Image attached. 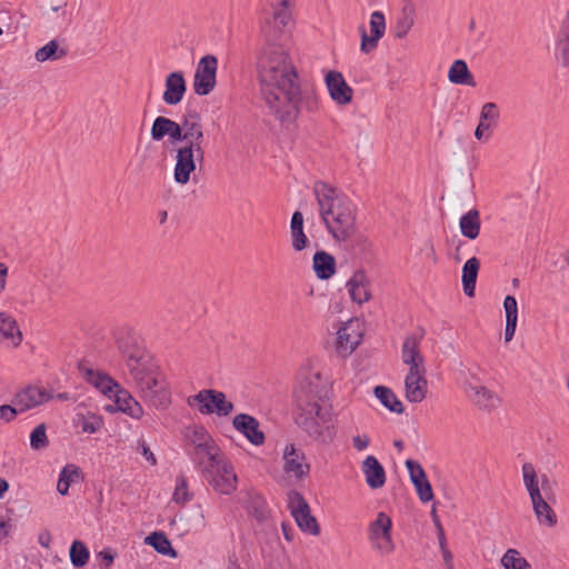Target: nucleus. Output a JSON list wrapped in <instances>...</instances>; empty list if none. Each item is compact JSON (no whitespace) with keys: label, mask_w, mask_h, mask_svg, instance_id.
<instances>
[{"label":"nucleus","mask_w":569,"mask_h":569,"mask_svg":"<svg viewBox=\"0 0 569 569\" xmlns=\"http://www.w3.org/2000/svg\"><path fill=\"white\" fill-rule=\"evenodd\" d=\"M257 67L262 98L281 123L295 122L301 109L318 110L317 91L310 84L300 83L296 68L280 44L264 46Z\"/></svg>","instance_id":"obj_1"},{"label":"nucleus","mask_w":569,"mask_h":569,"mask_svg":"<svg viewBox=\"0 0 569 569\" xmlns=\"http://www.w3.org/2000/svg\"><path fill=\"white\" fill-rule=\"evenodd\" d=\"M296 423L315 440L330 443L336 431L331 415L325 408L328 388L320 372H309L301 377L293 392Z\"/></svg>","instance_id":"obj_2"},{"label":"nucleus","mask_w":569,"mask_h":569,"mask_svg":"<svg viewBox=\"0 0 569 569\" xmlns=\"http://www.w3.org/2000/svg\"><path fill=\"white\" fill-rule=\"evenodd\" d=\"M313 194L328 233L338 242L351 239L357 232V207L352 200L323 181L315 182Z\"/></svg>","instance_id":"obj_3"},{"label":"nucleus","mask_w":569,"mask_h":569,"mask_svg":"<svg viewBox=\"0 0 569 569\" xmlns=\"http://www.w3.org/2000/svg\"><path fill=\"white\" fill-rule=\"evenodd\" d=\"M130 376L144 401L154 408L164 409L170 403V392L166 385L159 381L150 365V359L129 370Z\"/></svg>","instance_id":"obj_4"},{"label":"nucleus","mask_w":569,"mask_h":569,"mask_svg":"<svg viewBox=\"0 0 569 569\" xmlns=\"http://www.w3.org/2000/svg\"><path fill=\"white\" fill-rule=\"evenodd\" d=\"M113 340L129 370L150 359L141 338L133 328L127 325L117 327L113 330Z\"/></svg>","instance_id":"obj_5"},{"label":"nucleus","mask_w":569,"mask_h":569,"mask_svg":"<svg viewBox=\"0 0 569 569\" xmlns=\"http://www.w3.org/2000/svg\"><path fill=\"white\" fill-rule=\"evenodd\" d=\"M201 473L212 489L220 495H231L238 485V477L233 466L226 458L207 463L203 466Z\"/></svg>","instance_id":"obj_6"},{"label":"nucleus","mask_w":569,"mask_h":569,"mask_svg":"<svg viewBox=\"0 0 569 569\" xmlns=\"http://www.w3.org/2000/svg\"><path fill=\"white\" fill-rule=\"evenodd\" d=\"M176 151L174 181L179 184H187L191 172L196 170L197 161H203L204 150L202 144L182 143Z\"/></svg>","instance_id":"obj_7"},{"label":"nucleus","mask_w":569,"mask_h":569,"mask_svg":"<svg viewBox=\"0 0 569 569\" xmlns=\"http://www.w3.org/2000/svg\"><path fill=\"white\" fill-rule=\"evenodd\" d=\"M189 406H199L202 415L216 413L220 417L229 416L233 410V403L227 400L222 391L214 389H203L194 396H190L187 400Z\"/></svg>","instance_id":"obj_8"},{"label":"nucleus","mask_w":569,"mask_h":569,"mask_svg":"<svg viewBox=\"0 0 569 569\" xmlns=\"http://www.w3.org/2000/svg\"><path fill=\"white\" fill-rule=\"evenodd\" d=\"M288 508L290 509L296 523L302 531L312 536H318L320 533V527L317 519L311 515L310 507L300 492L296 490L288 492Z\"/></svg>","instance_id":"obj_9"},{"label":"nucleus","mask_w":569,"mask_h":569,"mask_svg":"<svg viewBox=\"0 0 569 569\" xmlns=\"http://www.w3.org/2000/svg\"><path fill=\"white\" fill-rule=\"evenodd\" d=\"M391 528V518L385 512H379L376 520L369 525V540L381 555H389L395 549Z\"/></svg>","instance_id":"obj_10"},{"label":"nucleus","mask_w":569,"mask_h":569,"mask_svg":"<svg viewBox=\"0 0 569 569\" xmlns=\"http://www.w3.org/2000/svg\"><path fill=\"white\" fill-rule=\"evenodd\" d=\"M218 59L212 54L202 57L193 77V90L198 96H208L216 87Z\"/></svg>","instance_id":"obj_11"},{"label":"nucleus","mask_w":569,"mask_h":569,"mask_svg":"<svg viewBox=\"0 0 569 569\" xmlns=\"http://www.w3.org/2000/svg\"><path fill=\"white\" fill-rule=\"evenodd\" d=\"M290 0H271L270 6L273 9L272 18L267 20L262 27V32L268 41L276 40L286 29L291 20L289 10Z\"/></svg>","instance_id":"obj_12"},{"label":"nucleus","mask_w":569,"mask_h":569,"mask_svg":"<svg viewBox=\"0 0 569 569\" xmlns=\"http://www.w3.org/2000/svg\"><path fill=\"white\" fill-rule=\"evenodd\" d=\"M53 399V393L39 386H27L18 391L13 398L12 403L18 407L20 413L40 407Z\"/></svg>","instance_id":"obj_13"},{"label":"nucleus","mask_w":569,"mask_h":569,"mask_svg":"<svg viewBox=\"0 0 569 569\" xmlns=\"http://www.w3.org/2000/svg\"><path fill=\"white\" fill-rule=\"evenodd\" d=\"M330 98L338 104L345 106L352 101L353 90L346 82L341 72L331 70L325 77Z\"/></svg>","instance_id":"obj_14"},{"label":"nucleus","mask_w":569,"mask_h":569,"mask_svg":"<svg viewBox=\"0 0 569 569\" xmlns=\"http://www.w3.org/2000/svg\"><path fill=\"white\" fill-rule=\"evenodd\" d=\"M386 31V20L381 11H375L370 18V32L368 36L365 27H360L361 44L360 50L363 53H369L378 46L379 40L383 37Z\"/></svg>","instance_id":"obj_15"},{"label":"nucleus","mask_w":569,"mask_h":569,"mask_svg":"<svg viewBox=\"0 0 569 569\" xmlns=\"http://www.w3.org/2000/svg\"><path fill=\"white\" fill-rule=\"evenodd\" d=\"M184 143L202 144L204 140L201 116L194 109H187L180 118Z\"/></svg>","instance_id":"obj_16"},{"label":"nucleus","mask_w":569,"mask_h":569,"mask_svg":"<svg viewBox=\"0 0 569 569\" xmlns=\"http://www.w3.org/2000/svg\"><path fill=\"white\" fill-rule=\"evenodd\" d=\"M283 471L297 479H302L310 471V466L306 461V456L298 450L295 445H288L283 451Z\"/></svg>","instance_id":"obj_17"},{"label":"nucleus","mask_w":569,"mask_h":569,"mask_svg":"<svg viewBox=\"0 0 569 569\" xmlns=\"http://www.w3.org/2000/svg\"><path fill=\"white\" fill-rule=\"evenodd\" d=\"M233 428L242 433L250 443L261 446L264 442V433L260 430L259 421L247 413H239L232 420Z\"/></svg>","instance_id":"obj_18"},{"label":"nucleus","mask_w":569,"mask_h":569,"mask_svg":"<svg viewBox=\"0 0 569 569\" xmlns=\"http://www.w3.org/2000/svg\"><path fill=\"white\" fill-rule=\"evenodd\" d=\"M187 91V82L181 71H173L166 77L162 100L168 106L180 103Z\"/></svg>","instance_id":"obj_19"},{"label":"nucleus","mask_w":569,"mask_h":569,"mask_svg":"<svg viewBox=\"0 0 569 569\" xmlns=\"http://www.w3.org/2000/svg\"><path fill=\"white\" fill-rule=\"evenodd\" d=\"M425 370L412 371L406 376L405 379V390H406V399L412 403H420L425 398L428 390V382L425 377Z\"/></svg>","instance_id":"obj_20"},{"label":"nucleus","mask_w":569,"mask_h":569,"mask_svg":"<svg viewBox=\"0 0 569 569\" xmlns=\"http://www.w3.org/2000/svg\"><path fill=\"white\" fill-rule=\"evenodd\" d=\"M346 287L353 302L362 305L371 299L370 281L363 270H357L347 281Z\"/></svg>","instance_id":"obj_21"},{"label":"nucleus","mask_w":569,"mask_h":569,"mask_svg":"<svg viewBox=\"0 0 569 569\" xmlns=\"http://www.w3.org/2000/svg\"><path fill=\"white\" fill-rule=\"evenodd\" d=\"M23 339L17 320L8 312L0 311V342L17 348Z\"/></svg>","instance_id":"obj_22"},{"label":"nucleus","mask_w":569,"mask_h":569,"mask_svg":"<svg viewBox=\"0 0 569 569\" xmlns=\"http://www.w3.org/2000/svg\"><path fill=\"white\" fill-rule=\"evenodd\" d=\"M467 397L480 409L491 410L499 406V396L483 386L469 383L466 387Z\"/></svg>","instance_id":"obj_23"},{"label":"nucleus","mask_w":569,"mask_h":569,"mask_svg":"<svg viewBox=\"0 0 569 569\" xmlns=\"http://www.w3.org/2000/svg\"><path fill=\"white\" fill-rule=\"evenodd\" d=\"M361 470L366 482L371 489H379L386 483V471L375 456H367L362 461Z\"/></svg>","instance_id":"obj_24"},{"label":"nucleus","mask_w":569,"mask_h":569,"mask_svg":"<svg viewBox=\"0 0 569 569\" xmlns=\"http://www.w3.org/2000/svg\"><path fill=\"white\" fill-rule=\"evenodd\" d=\"M401 359L403 363L409 366V370H425L423 357L419 350V339L409 336L405 339L401 348Z\"/></svg>","instance_id":"obj_25"},{"label":"nucleus","mask_w":569,"mask_h":569,"mask_svg":"<svg viewBox=\"0 0 569 569\" xmlns=\"http://www.w3.org/2000/svg\"><path fill=\"white\" fill-rule=\"evenodd\" d=\"M499 116V109L495 102H487L482 106L479 124L475 130V137L477 140L481 141L489 138V134L486 136L485 132L498 122Z\"/></svg>","instance_id":"obj_26"},{"label":"nucleus","mask_w":569,"mask_h":569,"mask_svg":"<svg viewBox=\"0 0 569 569\" xmlns=\"http://www.w3.org/2000/svg\"><path fill=\"white\" fill-rule=\"evenodd\" d=\"M361 335L352 329L351 323L341 327L337 332V350L340 355H350L360 343Z\"/></svg>","instance_id":"obj_27"},{"label":"nucleus","mask_w":569,"mask_h":569,"mask_svg":"<svg viewBox=\"0 0 569 569\" xmlns=\"http://www.w3.org/2000/svg\"><path fill=\"white\" fill-rule=\"evenodd\" d=\"M312 268L318 279L327 280L336 272V259L323 250L317 251L312 259Z\"/></svg>","instance_id":"obj_28"},{"label":"nucleus","mask_w":569,"mask_h":569,"mask_svg":"<svg viewBox=\"0 0 569 569\" xmlns=\"http://www.w3.org/2000/svg\"><path fill=\"white\" fill-rule=\"evenodd\" d=\"M480 269V261L478 258L472 257L468 259L462 267V288L467 297L472 298L475 296L476 282L478 272Z\"/></svg>","instance_id":"obj_29"},{"label":"nucleus","mask_w":569,"mask_h":569,"mask_svg":"<svg viewBox=\"0 0 569 569\" xmlns=\"http://www.w3.org/2000/svg\"><path fill=\"white\" fill-rule=\"evenodd\" d=\"M555 56L562 66L569 67V12L558 32Z\"/></svg>","instance_id":"obj_30"},{"label":"nucleus","mask_w":569,"mask_h":569,"mask_svg":"<svg viewBox=\"0 0 569 569\" xmlns=\"http://www.w3.org/2000/svg\"><path fill=\"white\" fill-rule=\"evenodd\" d=\"M533 512L540 523L553 527L557 523V516L541 493L530 498Z\"/></svg>","instance_id":"obj_31"},{"label":"nucleus","mask_w":569,"mask_h":569,"mask_svg":"<svg viewBox=\"0 0 569 569\" xmlns=\"http://www.w3.org/2000/svg\"><path fill=\"white\" fill-rule=\"evenodd\" d=\"M190 457L194 463L201 466L203 465V457L208 458V463H213L224 457V455L220 451L212 439L197 448L193 447V451L190 452Z\"/></svg>","instance_id":"obj_32"},{"label":"nucleus","mask_w":569,"mask_h":569,"mask_svg":"<svg viewBox=\"0 0 569 569\" xmlns=\"http://www.w3.org/2000/svg\"><path fill=\"white\" fill-rule=\"evenodd\" d=\"M116 402L119 409L132 418H140L143 413L142 407L129 395L128 391L119 388H113Z\"/></svg>","instance_id":"obj_33"},{"label":"nucleus","mask_w":569,"mask_h":569,"mask_svg":"<svg viewBox=\"0 0 569 569\" xmlns=\"http://www.w3.org/2000/svg\"><path fill=\"white\" fill-rule=\"evenodd\" d=\"M480 214L477 209H471L462 214L459 221L460 231L463 237L473 240L480 233Z\"/></svg>","instance_id":"obj_34"},{"label":"nucleus","mask_w":569,"mask_h":569,"mask_svg":"<svg viewBox=\"0 0 569 569\" xmlns=\"http://www.w3.org/2000/svg\"><path fill=\"white\" fill-rule=\"evenodd\" d=\"M448 79L450 82L455 84H466V86H476L475 78L472 73L469 71L468 66L465 60H456L448 72Z\"/></svg>","instance_id":"obj_35"},{"label":"nucleus","mask_w":569,"mask_h":569,"mask_svg":"<svg viewBox=\"0 0 569 569\" xmlns=\"http://www.w3.org/2000/svg\"><path fill=\"white\" fill-rule=\"evenodd\" d=\"M84 376L87 381L103 395L110 396V393L113 392V388H119V385L111 377L101 372H96L92 369H86Z\"/></svg>","instance_id":"obj_36"},{"label":"nucleus","mask_w":569,"mask_h":569,"mask_svg":"<svg viewBox=\"0 0 569 569\" xmlns=\"http://www.w3.org/2000/svg\"><path fill=\"white\" fill-rule=\"evenodd\" d=\"M67 53L68 50L60 47L59 41L53 39L36 51L34 59L38 62L56 61L64 58Z\"/></svg>","instance_id":"obj_37"},{"label":"nucleus","mask_w":569,"mask_h":569,"mask_svg":"<svg viewBox=\"0 0 569 569\" xmlns=\"http://www.w3.org/2000/svg\"><path fill=\"white\" fill-rule=\"evenodd\" d=\"M144 543L154 548V550L163 556L177 557V551L172 548L170 540L164 532L154 531L144 539Z\"/></svg>","instance_id":"obj_38"},{"label":"nucleus","mask_w":569,"mask_h":569,"mask_svg":"<svg viewBox=\"0 0 569 569\" xmlns=\"http://www.w3.org/2000/svg\"><path fill=\"white\" fill-rule=\"evenodd\" d=\"M375 396L391 412L402 413L405 411L402 402L396 397L391 389L385 386H377L375 388Z\"/></svg>","instance_id":"obj_39"},{"label":"nucleus","mask_w":569,"mask_h":569,"mask_svg":"<svg viewBox=\"0 0 569 569\" xmlns=\"http://www.w3.org/2000/svg\"><path fill=\"white\" fill-rule=\"evenodd\" d=\"M521 470H522L523 485L529 493V497L535 498V496L541 493L536 469L532 463L525 462L522 465Z\"/></svg>","instance_id":"obj_40"},{"label":"nucleus","mask_w":569,"mask_h":569,"mask_svg":"<svg viewBox=\"0 0 569 569\" xmlns=\"http://www.w3.org/2000/svg\"><path fill=\"white\" fill-rule=\"evenodd\" d=\"M80 475V469L74 465H67L59 475L57 490L60 495L66 496L69 492L71 482Z\"/></svg>","instance_id":"obj_41"},{"label":"nucleus","mask_w":569,"mask_h":569,"mask_svg":"<svg viewBox=\"0 0 569 569\" xmlns=\"http://www.w3.org/2000/svg\"><path fill=\"white\" fill-rule=\"evenodd\" d=\"M70 561L76 568L83 567L88 563L90 552L81 540H74L69 550Z\"/></svg>","instance_id":"obj_42"},{"label":"nucleus","mask_w":569,"mask_h":569,"mask_svg":"<svg viewBox=\"0 0 569 569\" xmlns=\"http://www.w3.org/2000/svg\"><path fill=\"white\" fill-rule=\"evenodd\" d=\"M500 562L505 569H531L530 563L516 549H508Z\"/></svg>","instance_id":"obj_43"},{"label":"nucleus","mask_w":569,"mask_h":569,"mask_svg":"<svg viewBox=\"0 0 569 569\" xmlns=\"http://www.w3.org/2000/svg\"><path fill=\"white\" fill-rule=\"evenodd\" d=\"M413 23V9L411 7H406L395 26V37L398 39H403L412 28Z\"/></svg>","instance_id":"obj_44"},{"label":"nucleus","mask_w":569,"mask_h":569,"mask_svg":"<svg viewBox=\"0 0 569 569\" xmlns=\"http://www.w3.org/2000/svg\"><path fill=\"white\" fill-rule=\"evenodd\" d=\"M49 446L47 437V427L44 423L38 425L30 435V447L33 450H41Z\"/></svg>","instance_id":"obj_45"},{"label":"nucleus","mask_w":569,"mask_h":569,"mask_svg":"<svg viewBox=\"0 0 569 569\" xmlns=\"http://www.w3.org/2000/svg\"><path fill=\"white\" fill-rule=\"evenodd\" d=\"M192 495L188 490V482L184 476L180 475L176 480V488L172 496L173 501L177 503H186L190 501Z\"/></svg>","instance_id":"obj_46"},{"label":"nucleus","mask_w":569,"mask_h":569,"mask_svg":"<svg viewBox=\"0 0 569 569\" xmlns=\"http://www.w3.org/2000/svg\"><path fill=\"white\" fill-rule=\"evenodd\" d=\"M170 119L163 116H159L153 120L151 126L150 134L152 140L161 141L166 136H168V124Z\"/></svg>","instance_id":"obj_47"},{"label":"nucleus","mask_w":569,"mask_h":569,"mask_svg":"<svg viewBox=\"0 0 569 569\" xmlns=\"http://www.w3.org/2000/svg\"><path fill=\"white\" fill-rule=\"evenodd\" d=\"M187 436L194 448L212 440V437L203 427H194Z\"/></svg>","instance_id":"obj_48"},{"label":"nucleus","mask_w":569,"mask_h":569,"mask_svg":"<svg viewBox=\"0 0 569 569\" xmlns=\"http://www.w3.org/2000/svg\"><path fill=\"white\" fill-rule=\"evenodd\" d=\"M290 237H291V246L295 251H302L310 243L308 237L306 236V233L303 231V228L290 231Z\"/></svg>","instance_id":"obj_49"},{"label":"nucleus","mask_w":569,"mask_h":569,"mask_svg":"<svg viewBox=\"0 0 569 569\" xmlns=\"http://www.w3.org/2000/svg\"><path fill=\"white\" fill-rule=\"evenodd\" d=\"M418 497L422 502H429L433 499V491L429 480L426 478L421 481L413 482Z\"/></svg>","instance_id":"obj_50"},{"label":"nucleus","mask_w":569,"mask_h":569,"mask_svg":"<svg viewBox=\"0 0 569 569\" xmlns=\"http://www.w3.org/2000/svg\"><path fill=\"white\" fill-rule=\"evenodd\" d=\"M406 467L409 471L410 480L412 483L427 478L425 470L418 461L408 459L406 461Z\"/></svg>","instance_id":"obj_51"},{"label":"nucleus","mask_w":569,"mask_h":569,"mask_svg":"<svg viewBox=\"0 0 569 569\" xmlns=\"http://www.w3.org/2000/svg\"><path fill=\"white\" fill-rule=\"evenodd\" d=\"M506 320H518V305L513 296H507L503 301Z\"/></svg>","instance_id":"obj_52"},{"label":"nucleus","mask_w":569,"mask_h":569,"mask_svg":"<svg viewBox=\"0 0 569 569\" xmlns=\"http://www.w3.org/2000/svg\"><path fill=\"white\" fill-rule=\"evenodd\" d=\"M102 426V419L97 416H91L89 418L82 417L81 429L83 432L94 433Z\"/></svg>","instance_id":"obj_53"},{"label":"nucleus","mask_w":569,"mask_h":569,"mask_svg":"<svg viewBox=\"0 0 569 569\" xmlns=\"http://www.w3.org/2000/svg\"><path fill=\"white\" fill-rule=\"evenodd\" d=\"M168 126L169 127H168L167 133H168V137H169L171 143H176V142L184 143L180 121L177 122V121L170 119V122Z\"/></svg>","instance_id":"obj_54"},{"label":"nucleus","mask_w":569,"mask_h":569,"mask_svg":"<svg viewBox=\"0 0 569 569\" xmlns=\"http://www.w3.org/2000/svg\"><path fill=\"white\" fill-rule=\"evenodd\" d=\"M20 415L16 405H1L0 406V420L4 422H11L16 417Z\"/></svg>","instance_id":"obj_55"},{"label":"nucleus","mask_w":569,"mask_h":569,"mask_svg":"<svg viewBox=\"0 0 569 569\" xmlns=\"http://www.w3.org/2000/svg\"><path fill=\"white\" fill-rule=\"evenodd\" d=\"M139 452L146 458L147 461L150 462L151 466L157 465V459L144 440L139 441Z\"/></svg>","instance_id":"obj_56"},{"label":"nucleus","mask_w":569,"mask_h":569,"mask_svg":"<svg viewBox=\"0 0 569 569\" xmlns=\"http://www.w3.org/2000/svg\"><path fill=\"white\" fill-rule=\"evenodd\" d=\"M352 445L358 451H362L368 448L370 445V439L368 436H355L352 438Z\"/></svg>","instance_id":"obj_57"},{"label":"nucleus","mask_w":569,"mask_h":569,"mask_svg":"<svg viewBox=\"0 0 569 569\" xmlns=\"http://www.w3.org/2000/svg\"><path fill=\"white\" fill-rule=\"evenodd\" d=\"M303 228V216L300 211H295L290 221V231Z\"/></svg>","instance_id":"obj_58"},{"label":"nucleus","mask_w":569,"mask_h":569,"mask_svg":"<svg viewBox=\"0 0 569 569\" xmlns=\"http://www.w3.org/2000/svg\"><path fill=\"white\" fill-rule=\"evenodd\" d=\"M516 328H517V320H511V321L506 320L505 340L507 342H509L513 338Z\"/></svg>","instance_id":"obj_59"},{"label":"nucleus","mask_w":569,"mask_h":569,"mask_svg":"<svg viewBox=\"0 0 569 569\" xmlns=\"http://www.w3.org/2000/svg\"><path fill=\"white\" fill-rule=\"evenodd\" d=\"M7 276H8V267L0 262V292L6 289L7 284Z\"/></svg>","instance_id":"obj_60"},{"label":"nucleus","mask_w":569,"mask_h":569,"mask_svg":"<svg viewBox=\"0 0 569 569\" xmlns=\"http://www.w3.org/2000/svg\"><path fill=\"white\" fill-rule=\"evenodd\" d=\"M99 557L104 561L106 567H109L114 560V556L108 550L100 551Z\"/></svg>","instance_id":"obj_61"},{"label":"nucleus","mask_w":569,"mask_h":569,"mask_svg":"<svg viewBox=\"0 0 569 569\" xmlns=\"http://www.w3.org/2000/svg\"><path fill=\"white\" fill-rule=\"evenodd\" d=\"M10 523L7 520L0 519V540L4 539L10 530Z\"/></svg>","instance_id":"obj_62"},{"label":"nucleus","mask_w":569,"mask_h":569,"mask_svg":"<svg viewBox=\"0 0 569 569\" xmlns=\"http://www.w3.org/2000/svg\"><path fill=\"white\" fill-rule=\"evenodd\" d=\"M39 543L44 547V548H49L50 546V542H51V537H50V533L49 532H43L39 536Z\"/></svg>","instance_id":"obj_63"},{"label":"nucleus","mask_w":569,"mask_h":569,"mask_svg":"<svg viewBox=\"0 0 569 569\" xmlns=\"http://www.w3.org/2000/svg\"><path fill=\"white\" fill-rule=\"evenodd\" d=\"M441 553H442V557H443V560H445V563L447 565V567L452 565L453 557H452L451 551L448 548H443V550H441Z\"/></svg>","instance_id":"obj_64"}]
</instances>
